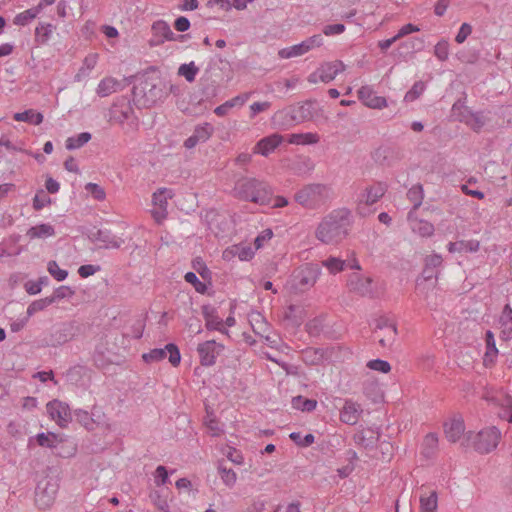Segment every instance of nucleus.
I'll return each mask as SVG.
<instances>
[{"mask_svg":"<svg viewBox=\"0 0 512 512\" xmlns=\"http://www.w3.org/2000/svg\"><path fill=\"white\" fill-rule=\"evenodd\" d=\"M214 133V127L208 122L197 125L194 128L192 135L184 141L186 149H192L199 143L207 142Z\"/></svg>","mask_w":512,"mask_h":512,"instance_id":"nucleus-17","label":"nucleus"},{"mask_svg":"<svg viewBox=\"0 0 512 512\" xmlns=\"http://www.w3.org/2000/svg\"><path fill=\"white\" fill-rule=\"evenodd\" d=\"M420 509L421 512H436L438 507V494L436 490L425 491L424 486L421 487Z\"/></svg>","mask_w":512,"mask_h":512,"instance_id":"nucleus-29","label":"nucleus"},{"mask_svg":"<svg viewBox=\"0 0 512 512\" xmlns=\"http://www.w3.org/2000/svg\"><path fill=\"white\" fill-rule=\"evenodd\" d=\"M292 406L293 408L303 412H311L315 410L317 401L299 395L292 398Z\"/></svg>","mask_w":512,"mask_h":512,"instance_id":"nucleus-44","label":"nucleus"},{"mask_svg":"<svg viewBox=\"0 0 512 512\" xmlns=\"http://www.w3.org/2000/svg\"><path fill=\"white\" fill-rule=\"evenodd\" d=\"M299 280V285L301 287L312 286L316 282L317 278V270L315 269H306L300 270L296 276Z\"/></svg>","mask_w":512,"mask_h":512,"instance_id":"nucleus-48","label":"nucleus"},{"mask_svg":"<svg viewBox=\"0 0 512 512\" xmlns=\"http://www.w3.org/2000/svg\"><path fill=\"white\" fill-rule=\"evenodd\" d=\"M357 93L359 100L368 108L381 110L388 105L386 98L378 96L370 85L361 86Z\"/></svg>","mask_w":512,"mask_h":512,"instance_id":"nucleus-14","label":"nucleus"},{"mask_svg":"<svg viewBox=\"0 0 512 512\" xmlns=\"http://www.w3.org/2000/svg\"><path fill=\"white\" fill-rule=\"evenodd\" d=\"M438 436L435 433H428L422 443V455L425 458H432L438 451Z\"/></svg>","mask_w":512,"mask_h":512,"instance_id":"nucleus-35","label":"nucleus"},{"mask_svg":"<svg viewBox=\"0 0 512 512\" xmlns=\"http://www.w3.org/2000/svg\"><path fill=\"white\" fill-rule=\"evenodd\" d=\"M184 279L187 283L193 285L195 290L199 293H204L207 289L206 285L198 279L194 272H187Z\"/></svg>","mask_w":512,"mask_h":512,"instance_id":"nucleus-58","label":"nucleus"},{"mask_svg":"<svg viewBox=\"0 0 512 512\" xmlns=\"http://www.w3.org/2000/svg\"><path fill=\"white\" fill-rule=\"evenodd\" d=\"M121 88V83L114 77L108 76L100 80L96 88V94L101 97H108Z\"/></svg>","mask_w":512,"mask_h":512,"instance_id":"nucleus-28","label":"nucleus"},{"mask_svg":"<svg viewBox=\"0 0 512 512\" xmlns=\"http://www.w3.org/2000/svg\"><path fill=\"white\" fill-rule=\"evenodd\" d=\"M363 413L360 404L346 399L343 408L340 410V420L348 425H355Z\"/></svg>","mask_w":512,"mask_h":512,"instance_id":"nucleus-22","label":"nucleus"},{"mask_svg":"<svg viewBox=\"0 0 512 512\" xmlns=\"http://www.w3.org/2000/svg\"><path fill=\"white\" fill-rule=\"evenodd\" d=\"M408 200L413 204V210H417L423 202L424 189L421 184L413 185L407 192Z\"/></svg>","mask_w":512,"mask_h":512,"instance_id":"nucleus-42","label":"nucleus"},{"mask_svg":"<svg viewBox=\"0 0 512 512\" xmlns=\"http://www.w3.org/2000/svg\"><path fill=\"white\" fill-rule=\"evenodd\" d=\"M41 12V7H32L23 12H20L15 15L13 19V23L16 26H27L30 22H32Z\"/></svg>","mask_w":512,"mask_h":512,"instance_id":"nucleus-39","label":"nucleus"},{"mask_svg":"<svg viewBox=\"0 0 512 512\" xmlns=\"http://www.w3.org/2000/svg\"><path fill=\"white\" fill-rule=\"evenodd\" d=\"M282 141L283 138L279 134H272L264 137L257 142L254 148V153L267 157L282 143Z\"/></svg>","mask_w":512,"mask_h":512,"instance_id":"nucleus-27","label":"nucleus"},{"mask_svg":"<svg viewBox=\"0 0 512 512\" xmlns=\"http://www.w3.org/2000/svg\"><path fill=\"white\" fill-rule=\"evenodd\" d=\"M407 219L410 229L414 234H417L423 238L431 237L434 234V225L427 220L416 217L413 211L408 213Z\"/></svg>","mask_w":512,"mask_h":512,"instance_id":"nucleus-23","label":"nucleus"},{"mask_svg":"<svg viewBox=\"0 0 512 512\" xmlns=\"http://www.w3.org/2000/svg\"><path fill=\"white\" fill-rule=\"evenodd\" d=\"M199 69L193 61L181 64L178 68V75L184 77L189 83L196 78Z\"/></svg>","mask_w":512,"mask_h":512,"instance_id":"nucleus-47","label":"nucleus"},{"mask_svg":"<svg viewBox=\"0 0 512 512\" xmlns=\"http://www.w3.org/2000/svg\"><path fill=\"white\" fill-rule=\"evenodd\" d=\"M465 431L464 420L461 416H454L444 423V433L447 440L451 443L458 442Z\"/></svg>","mask_w":512,"mask_h":512,"instance_id":"nucleus-21","label":"nucleus"},{"mask_svg":"<svg viewBox=\"0 0 512 512\" xmlns=\"http://www.w3.org/2000/svg\"><path fill=\"white\" fill-rule=\"evenodd\" d=\"M388 186L385 182H376L375 184L366 187L359 195L360 203L366 205H373L377 203L387 192Z\"/></svg>","mask_w":512,"mask_h":512,"instance_id":"nucleus-18","label":"nucleus"},{"mask_svg":"<svg viewBox=\"0 0 512 512\" xmlns=\"http://www.w3.org/2000/svg\"><path fill=\"white\" fill-rule=\"evenodd\" d=\"M55 27L51 23L40 22L35 28V41L38 45H45L50 40Z\"/></svg>","mask_w":512,"mask_h":512,"instance_id":"nucleus-37","label":"nucleus"},{"mask_svg":"<svg viewBox=\"0 0 512 512\" xmlns=\"http://www.w3.org/2000/svg\"><path fill=\"white\" fill-rule=\"evenodd\" d=\"M58 484L53 479L41 480L35 489V504L41 510L49 509L55 502Z\"/></svg>","mask_w":512,"mask_h":512,"instance_id":"nucleus-6","label":"nucleus"},{"mask_svg":"<svg viewBox=\"0 0 512 512\" xmlns=\"http://www.w3.org/2000/svg\"><path fill=\"white\" fill-rule=\"evenodd\" d=\"M486 347L487 351L485 353L484 364L487 365V362H494L495 357L498 354V349L496 348L495 339L493 333L488 330L486 332Z\"/></svg>","mask_w":512,"mask_h":512,"instance_id":"nucleus-46","label":"nucleus"},{"mask_svg":"<svg viewBox=\"0 0 512 512\" xmlns=\"http://www.w3.org/2000/svg\"><path fill=\"white\" fill-rule=\"evenodd\" d=\"M273 237V231L270 228L261 231L254 239V247L248 243H240L227 248L223 256H254L255 252L262 248L266 242Z\"/></svg>","mask_w":512,"mask_h":512,"instance_id":"nucleus-5","label":"nucleus"},{"mask_svg":"<svg viewBox=\"0 0 512 512\" xmlns=\"http://www.w3.org/2000/svg\"><path fill=\"white\" fill-rule=\"evenodd\" d=\"M13 119L19 122H26L31 125H40L43 122L44 116L41 112L34 109H27L22 112H17L13 115Z\"/></svg>","mask_w":512,"mask_h":512,"instance_id":"nucleus-33","label":"nucleus"},{"mask_svg":"<svg viewBox=\"0 0 512 512\" xmlns=\"http://www.w3.org/2000/svg\"><path fill=\"white\" fill-rule=\"evenodd\" d=\"M218 471L225 485L228 487L234 486L237 480V475L232 469L227 468L222 462H220L218 465Z\"/></svg>","mask_w":512,"mask_h":512,"instance_id":"nucleus-49","label":"nucleus"},{"mask_svg":"<svg viewBox=\"0 0 512 512\" xmlns=\"http://www.w3.org/2000/svg\"><path fill=\"white\" fill-rule=\"evenodd\" d=\"M73 294H74V291L70 287H68V286H60V287L55 289L53 295L50 296V298H53V303H54L56 300H61V299H64L66 297H70Z\"/></svg>","mask_w":512,"mask_h":512,"instance_id":"nucleus-64","label":"nucleus"},{"mask_svg":"<svg viewBox=\"0 0 512 512\" xmlns=\"http://www.w3.org/2000/svg\"><path fill=\"white\" fill-rule=\"evenodd\" d=\"M303 42L307 52H309L310 50L316 47H321L324 43V39L321 34H315L311 37L306 38L305 40H303Z\"/></svg>","mask_w":512,"mask_h":512,"instance_id":"nucleus-63","label":"nucleus"},{"mask_svg":"<svg viewBox=\"0 0 512 512\" xmlns=\"http://www.w3.org/2000/svg\"><path fill=\"white\" fill-rule=\"evenodd\" d=\"M434 55L441 62H444L448 59L449 43L447 40L441 39L437 42V44L434 46Z\"/></svg>","mask_w":512,"mask_h":512,"instance_id":"nucleus-51","label":"nucleus"},{"mask_svg":"<svg viewBox=\"0 0 512 512\" xmlns=\"http://www.w3.org/2000/svg\"><path fill=\"white\" fill-rule=\"evenodd\" d=\"M224 346L215 340H208L198 344L197 352L202 366H212L216 358L222 353Z\"/></svg>","mask_w":512,"mask_h":512,"instance_id":"nucleus-10","label":"nucleus"},{"mask_svg":"<svg viewBox=\"0 0 512 512\" xmlns=\"http://www.w3.org/2000/svg\"><path fill=\"white\" fill-rule=\"evenodd\" d=\"M500 322L502 326L505 327L502 331L503 335L506 339L510 338V335L512 334V308L509 304L504 306L500 317Z\"/></svg>","mask_w":512,"mask_h":512,"instance_id":"nucleus-45","label":"nucleus"},{"mask_svg":"<svg viewBox=\"0 0 512 512\" xmlns=\"http://www.w3.org/2000/svg\"><path fill=\"white\" fill-rule=\"evenodd\" d=\"M425 91V85L422 81H417L413 84L410 90L405 94V101L412 102L419 98V96Z\"/></svg>","mask_w":512,"mask_h":512,"instance_id":"nucleus-52","label":"nucleus"},{"mask_svg":"<svg viewBox=\"0 0 512 512\" xmlns=\"http://www.w3.org/2000/svg\"><path fill=\"white\" fill-rule=\"evenodd\" d=\"M249 322L255 334L261 337H265L267 341H270V337L264 335V333L268 330V324L259 312L250 313Z\"/></svg>","mask_w":512,"mask_h":512,"instance_id":"nucleus-34","label":"nucleus"},{"mask_svg":"<svg viewBox=\"0 0 512 512\" xmlns=\"http://www.w3.org/2000/svg\"><path fill=\"white\" fill-rule=\"evenodd\" d=\"M245 101H246L245 97L240 96V95L235 96L234 98L227 100L223 104L217 106L214 109V113L217 116H225L226 114H228V112L231 108H233L235 106H242L245 103Z\"/></svg>","mask_w":512,"mask_h":512,"instance_id":"nucleus-43","label":"nucleus"},{"mask_svg":"<svg viewBox=\"0 0 512 512\" xmlns=\"http://www.w3.org/2000/svg\"><path fill=\"white\" fill-rule=\"evenodd\" d=\"M500 432L496 427L480 431L475 438L474 448L481 454H486L495 449L500 440Z\"/></svg>","mask_w":512,"mask_h":512,"instance_id":"nucleus-8","label":"nucleus"},{"mask_svg":"<svg viewBox=\"0 0 512 512\" xmlns=\"http://www.w3.org/2000/svg\"><path fill=\"white\" fill-rule=\"evenodd\" d=\"M353 216L348 208H337L323 217L316 228V238L325 244H336L349 233Z\"/></svg>","mask_w":512,"mask_h":512,"instance_id":"nucleus-1","label":"nucleus"},{"mask_svg":"<svg viewBox=\"0 0 512 512\" xmlns=\"http://www.w3.org/2000/svg\"><path fill=\"white\" fill-rule=\"evenodd\" d=\"M416 293L423 297L431 309H436L438 300L435 281L429 282L418 279L416 283Z\"/></svg>","mask_w":512,"mask_h":512,"instance_id":"nucleus-20","label":"nucleus"},{"mask_svg":"<svg viewBox=\"0 0 512 512\" xmlns=\"http://www.w3.org/2000/svg\"><path fill=\"white\" fill-rule=\"evenodd\" d=\"M479 241L477 240H458L455 242H449L447 249L450 253H473L479 249Z\"/></svg>","mask_w":512,"mask_h":512,"instance_id":"nucleus-30","label":"nucleus"},{"mask_svg":"<svg viewBox=\"0 0 512 512\" xmlns=\"http://www.w3.org/2000/svg\"><path fill=\"white\" fill-rule=\"evenodd\" d=\"M51 304H53V298H50V296L42 298V299L35 300V301H33L28 306V308H27V315L28 316H32L33 314H35V313H37L39 311L44 310L45 308H47Z\"/></svg>","mask_w":512,"mask_h":512,"instance_id":"nucleus-50","label":"nucleus"},{"mask_svg":"<svg viewBox=\"0 0 512 512\" xmlns=\"http://www.w3.org/2000/svg\"><path fill=\"white\" fill-rule=\"evenodd\" d=\"M92 138L91 133L81 132L77 135L70 136L67 138L65 146L67 150H77L88 143Z\"/></svg>","mask_w":512,"mask_h":512,"instance_id":"nucleus-40","label":"nucleus"},{"mask_svg":"<svg viewBox=\"0 0 512 512\" xmlns=\"http://www.w3.org/2000/svg\"><path fill=\"white\" fill-rule=\"evenodd\" d=\"M459 108L464 110L458 115L461 122H465L475 132H479L484 127L486 120L482 111L473 112L459 101L453 104L452 110L456 112Z\"/></svg>","mask_w":512,"mask_h":512,"instance_id":"nucleus-13","label":"nucleus"},{"mask_svg":"<svg viewBox=\"0 0 512 512\" xmlns=\"http://www.w3.org/2000/svg\"><path fill=\"white\" fill-rule=\"evenodd\" d=\"M152 36L149 39L151 47H157L168 41L176 40L174 32L170 25L164 20H157L151 26Z\"/></svg>","mask_w":512,"mask_h":512,"instance_id":"nucleus-12","label":"nucleus"},{"mask_svg":"<svg viewBox=\"0 0 512 512\" xmlns=\"http://www.w3.org/2000/svg\"><path fill=\"white\" fill-rule=\"evenodd\" d=\"M307 53L304 42L282 48L278 51V56L281 59H290L298 56H302Z\"/></svg>","mask_w":512,"mask_h":512,"instance_id":"nucleus-41","label":"nucleus"},{"mask_svg":"<svg viewBox=\"0 0 512 512\" xmlns=\"http://www.w3.org/2000/svg\"><path fill=\"white\" fill-rule=\"evenodd\" d=\"M149 497L160 512H170L166 498L162 497L159 491H152Z\"/></svg>","mask_w":512,"mask_h":512,"instance_id":"nucleus-54","label":"nucleus"},{"mask_svg":"<svg viewBox=\"0 0 512 512\" xmlns=\"http://www.w3.org/2000/svg\"><path fill=\"white\" fill-rule=\"evenodd\" d=\"M289 437L297 445L302 446V447L310 446L311 444L314 443V440H315V437L313 434H307L304 437H302L299 432H292Z\"/></svg>","mask_w":512,"mask_h":512,"instance_id":"nucleus-56","label":"nucleus"},{"mask_svg":"<svg viewBox=\"0 0 512 512\" xmlns=\"http://www.w3.org/2000/svg\"><path fill=\"white\" fill-rule=\"evenodd\" d=\"M472 33V26L469 24V23H463L456 36H455V41L457 44H462L466 41V39L470 36V34Z\"/></svg>","mask_w":512,"mask_h":512,"instance_id":"nucleus-61","label":"nucleus"},{"mask_svg":"<svg viewBox=\"0 0 512 512\" xmlns=\"http://www.w3.org/2000/svg\"><path fill=\"white\" fill-rule=\"evenodd\" d=\"M51 199L47 196L43 190L38 191L33 198V208L35 210H41L46 205L50 204Z\"/></svg>","mask_w":512,"mask_h":512,"instance_id":"nucleus-59","label":"nucleus"},{"mask_svg":"<svg viewBox=\"0 0 512 512\" xmlns=\"http://www.w3.org/2000/svg\"><path fill=\"white\" fill-rule=\"evenodd\" d=\"M316 114V103L306 100L276 112L275 119L282 120V124L292 125L313 120Z\"/></svg>","mask_w":512,"mask_h":512,"instance_id":"nucleus-3","label":"nucleus"},{"mask_svg":"<svg viewBox=\"0 0 512 512\" xmlns=\"http://www.w3.org/2000/svg\"><path fill=\"white\" fill-rule=\"evenodd\" d=\"M347 286L350 291L359 294L360 296H372V279L370 277H364L358 272H353L349 275L347 280Z\"/></svg>","mask_w":512,"mask_h":512,"instance_id":"nucleus-16","label":"nucleus"},{"mask_svg":"<svg viewBox=\"0 0 512 512\" xmlns=\"http://www.w3.org/2000/svg\"><path fill=\"white\" fill-rule=\"evenodd\" d=\"M288 142L294 145H313L319 142V136L316 133H293L289 135Z\"/></svg>","mask_w":512,"mask_h":512,"instance_id":"nucleus-38","label":"nucleus"},{"mask_svg":"<svg viewBox=\"0 0 512 512\" xmlns=\"http://www.w3.org/2000/svg\"><path fill=\"white\" fill-rule=\"evenodd\" d=\"M167 353L169 354V362L172 366L177 367L181 361V354L177 345L169 343L164 348H155L148 353H144L142 358L146 363H155L162 361Z\"/></svg>","mask_w":512,"mask_h":512,"instance_id":"nucleus-7","label":"nucleus"},{"mask_svg":"<svg viewBox=\"0 0 512 512\" xmlns=\"http://www.w3.org/2000/svg\"><path fill=\"white\" fill-rule=\"evenodd\" d=\"M323 266H325L331 273H337L345 270L346 268L360 270L361 267L357 262L356 258H348L347 260H342V258H326L322 261Z\"/></svg>","mask_w":512,"mask_h":512,"instance_id":"nucleus-26","label":"nucleus"},{"mask_svg":"<svg viewBox=\"0 0 512 512\" xmlns=\"http://www.w3.org/2000/svg\"><path fill=\"white\" fill-rule=\"evenodd\" d=\"M174 196V192L169 188H159L152 195L153 217L157 222L164 220L167 216L168 200Z\"/></svg>","mask_w":512,"mask_h":512,"instance_id":"nucleus-9","label":"nucleus"},{"mask_svg":"<svg viewBox=\"0 0 512 512\" xmlns=\"http://www.w3.org/2000/svg\"><path fill=\"white\" fill-rule=\"evenodd\" d=\"M442 264V258H427L425 267L422 271L420 280L434 282L437 284L439 267Z\"/></svg>","mask_w":512,"mask_h":512,"instance_id":"nucleus-31","label":"nucleus"},{"mask_svg":"<svg viewBox=\"0 0 512 512\" xmlns=\"http://www.w3.org/2000/svg\"><path fill=\"white\" fill-rule=\"evenodd\" d=\"M202 314L206 321V328L208 330H218L222 331L223 323L222 319H220L215 314V309L209 305L202 306Z\"/></svg>","mask_w":512,"mask_h":512,"instance_id":"nucleus-32","label":"nucleus"},{"mask_svg":"<svg viewBox=\"0 0 512 512\" xmlns=\"http://www.w3.org/2000/svg\"><path fill=\"white\" fill-rule=\"evenodd\" d=\"M111 118L121 125L127 123L131 129H135L138 126V118L135 116L134 110L130 105L114 108Z\"/></svg>","mask_w":512,"mask_h":512,"instance_id":"nucleus-25","label":"nucleus"},{"mask_svg":"<svg viewBox=\"0 0 512 512\" xmlns=\"http://www.w3.org/2000/svg\"><path fill=\"white\" fill-rule=\"evenodd\" d=\"M75 417L85 429L92 431L103 422L104 414L100 415L97 407L94 406L91 413L86 410H75Z\"/></svg>","mask_w":512,"mask_h":512,"instance_id":"nucleus-19","label":"nucleus"},{"mask_svg":"<svg viewBox=\"0 0 512 512\" xmlns=\"http://www.w3.org/2000/svg\"><path fill=\"white\" fill-rule=\"evenodd\" d=\"M36 440L41 447L53 448L55 447V442L58 440V437L54 433H39L36 436Z\"/></svg>","mask_w":512,"mask_h":512,"instance_id":"nucleus-53","label":"nucleus"},{"mask_svg":"<svg viewBox=\"0 0 512 512\" xmlns=\"http://www.w3.org/2000/svg\"><path fill=\"white\" fill-rule=\"evenodd\" d=\"M345 30H346V27L342 23L328 24V25L324 26L323 34L325 36L330 37V36L340 35V34L344 33Z\"/></svg>","mask_w":512,"mask_h":512,"instance_id":"nucleus-62","label":"nucleus"},{"mask_svg":"<svg viewBox=\"0 0 512 512\" xmlns=\"http://www.w3.org/2000/svg\"><path fill=\"white\" fill-rule=\"evenodd\" d=\"M376 330L381 332L378 340L379 344L384 348L391 347L397 335L396 324L387 318L380 317L376 320Z\"/></svg>","mask_w":512,"mask_h":512,"instance_id":"nucleus-15","label":"nucleus"},{"mask_svg":"<svg viewBox=\"0 0 512 512\" xmlns=\"http://www.w3.org/2000/svg\"><path fill=\"white\" fill-rule=\"evenodd\" d=\"M47 270L52 277H54L57 281H63L68 272L64 269L59 268L58 264L55 261H50L47 266Z\"/></svg>","mask_w":512,"mask_h":512,"instance_id":"nucleus-57","label":"nucleus"},{"mask_svg":"<svg viewBox=\"0 0 512 512\" xmlns=\"http://www.w3.org/2000/svg\"><path fill=\"white\" fill-rule=\"evenodd\" d=\"M47 413L60 427L64 428L72 420V415L68 404L54 399L46 405Z\"/></svg>","mask_w":512,"mask_h":512,"instance_id":"nucleus-11","label":"nucleus"},{"mask_svg":"<svg viewBox=\"0 0 512 512\" xmlns=\"http://www.w3.org/2000/svg\"><path fill=\"white\" fill-rule=\"evenodd\" d=\"M318 69L321 73L320 79L322 82L330 83L346 69V65L341 60H335L322 63Z\"/></svg>","mask_w":512,"mask_h":512,"instance_id":"nucleus-24","label":"nucleus"},{"mask_svg":"<svg viewBox=\"0 0 512 512\" xmlns=\"http://www.w3.org/2000/svg\"><path fill=\"white\" fill-rule=\"evenodd\" d=\"M332 199V190L325 184H309L295 193V201L305 208H316Z\"/></svg>","mask_w":512,"mask_h":512,"instance_id":"nucleus-4","label":"nucleus"},{"mask_svg":"<svg viewBox=\"0 0 512 512\" xmlns=\"http://www.w3.org/2000/svg\"><path fill=\"white\" fill-rule=\"evenodd\" d=\"M234 193L239 200L258 205H269L272 202L274 189L266 181L242 177L236 181Z\"/></svg>","mask_w":512,"mask_h":512,"instance_id":"nucleus-2","label":"nucleus"},{"mask_svg":"<svg viewBox=\"0 0 512 512\" xmlns=\"http://www.w3.org/2000/svg\"><path fill=\"white\" fill-rule=\"evenodd\" d=\"M54 234H55L54 227L48 223L37 224L35 226L30 227L29 230L27 231V235L31 239H36V238L45 239V238H49V237L53 236Z\"/></svg>","mask_w":512,"mask_h":512,"instance_id":"nucleus-36","label":"nucleus"},{"mask_svg":"<svg viewBox=\"0 0 512 512\" xmlns=\"http://www.w3.org/2000/svg\"><path fill=\"white\" fill-rule=\"evenodd\" d=\"M85 189L97 201H102L106 197L105 190L97 183H87Z\"/></svg>","mask_w":512,"mask_h":512,"instance_id":"nucleus-55","label":"nucleus"},{"mask_svg":"<svg viewBox=\"0 0 512 512\" xmlns=\"http://www.w3.org/2000/svg\"><path fill=\"white\" fill-rule=\"evenodd\" d=\"M367 367L371 370L380 371L382 373H388L391 370V365L389 362L381 359L370 360L367 363Z\"/></svg>","mask_w":512,"mask_h":512,"instance_id":"nucleus-60","label":"nucleus"}]
</instances>
